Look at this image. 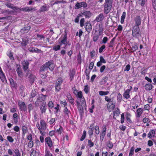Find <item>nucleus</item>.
Instances as JSON below:
<instances>
[{
    "label": "nucleus",
    "instance_id": "1",
    "mask_svg": "<svg viewBox=\"0 0 156 156\" xmlns=\"http://www.w3.org/2000/svg\"><path fill=\"white\" fill-rule=\"evenodd\" d=\"M112 0H105V2L104 4L105 13L107 14L109 13L112 7Z\"/></svg>",
    "mask_w": 156,
    "mask_h": 156
},
{
    "label": "nucleus",
    "instance_id": "2",
    "mask_svg": "<svg viewBox=\"0 0 156 156\" xmlns=\"http://www.w3.org/2000/svg\"><path fill=\"white\" fill-rule=\"evenodd\" d=\"M132 35L133 37L139 40L140 37H141L140 29L139 27H134L132 30Z\"/></svg>",
    "mask_w": 156,
    "mask_h": 156
},
{
    "label": "nucleus",
    "instance_id": "3",
    "mask_svg": "<svg viewBox=\"0 0 156 156\" xmlns=\"http://www.w3.org/2000/svg\"><path fill=\"white\" fill-rule=\"evenodd\" d=\"M18 105L21 111H27V108L24 102L19 101L18 102Z\"/></svg>",
    "mask_w": 156,
    "mask_h": 156
},
{
    "label": "nucleus",
    "instance_id": "4",
    "mask_svg": "<svg viewBox=\"0 0 156 156\" xmlns=\"http://www.w3.org/2000/svg\"><path fill=\"white\" fill-rule=\"evenodd\" d=\"M87 6V4L85 2H77L75 6V9H79L81 7L86 8Z\"/></svg>",
    "mask_w": 156,
    "mask_h": 156
},
{
    "label": "nucleus",
    "instance_id": "5",
    "mask_svg": "<svg viewBox=\"0 0 156 156\" xmlns=\"http://www.w3.org/2000/svg\"><path fill=\"white\" fill-rule=\"evenodd\" d=\"M40 109L41 113H45L47 109L46 102L43 101L40 104Z\"/></svg>",
    "mask_w": 156,
    "mask_h": 156
},
{
    "label": "nucleus",
    "instance_id": "6",
    "mask_svg": "<svg viewBox=\"0 0 156 156\" xmlns=\"http://www.w3.org/2000/svg\"><path fill=\"white\" fill-rule=\"evenodd\" d=\"M136 25L134 27H139L141 25V18L139 16H136L134 19Z\"/></svg>",
    "mask_w": 156,
    "mask_h": 156
},
{
    "label": "nucleus",
    "instance_id": "7",
    "mask_svg": "<svg viewBox=\"0 0 156 156\" xmlns=\"http://www.w3.org/2000/svg\"><path fill=\"white\" fill-rule=\"evenodd\" d=\"M46 63L48 67V68L51 71H53L55 67V65L53 63V61L51 60L48 61Z\"/></svg>",
    "mask_w": 156,
    "mask_h": 156
},
{
    "label": "nucleus",
    "instance_id": "8",
    "mask_svg": "<svg viewBox=\"0 0 156 156\" xmlns=\"http://www.w3.org/2000/svg\"><path fill=\"white\" fill-rule=\"evenodd\" d=\"M47 95H43V94H39L37 97V101L40 102L44 101Z\"/></svg>",
    "mask_w": 156,
    "mask_h": 156
},
{
    "label": "nucleus",
    "instance_id": "9",
    "mask_svg": "<svg viewBox=\"0 0 156 156\" xmlns=\"http://www.w3.org/2000/svg\"><path fill=\"white\" fill-rule=\"evenodd\" d=\"M5 5L8 7L13 9L15 11H17V10L19 9V8L16 6L14 5L13 4L10 3L6 2Z\"/></svg>",
    "mask_w": 156,
    "mask_h": 156
},
{
    "label": "nucleus",
    "instance_id": "10",
    "mask_svg": "<svg viewBox=\"0 0 156 156\" xmlns=\"http://www.w3.org/2000/svg\"><path fill=\"white\" fill-rule=\"evenodd\" d=\"M45 142L46 143L51 150H52L51 147L52 146L53 144L52 140L49 137H47L45 138Z\"/></svg>",
    "mask_w": 156,
    "mask_h": 156
},
{
    "label": "nucleus",
    "instance_id": "11",
    "mask_svg": "<svg viewBox=\"0 0 156 156\" xmlns=\"http://www.w3.org/2000/svg\"><path fill=\"white\" fill-rule=\"evenodd\" d=\"M23 66V69L24 71L28 69L29 68V63L27 60H24L22 62Z\"/></svg>",
    "mask_w": 156,
    "mask_h": 156
},
{
    "label": "nucleus",
    "instance_id": "12",
    "mask_svg": "<svg viewBox=\"0 0 156 156\" xmlns=\"http://www.w3.org/2000/svg\"><path fill=\"white\" fill-rule=\"evenodd\" d=\"M85 28L86 30L89 33L91 30L92 29V26L89 22H87L85 23Z\"/></svg>",
    "mask_w": 156,
    "mask_h": 156
},
{
    "label": "nucleus",
    "instance_id": "13",
    "mask_svg": "<svg viewBox=\"0 0 156 156\" xmlns=\"http://www.w3.org/2000/svg\"><path fill=\"white\" fill-rule=\"evenodd\" d=\"M81 14L82 15V16H85V18H89L91 16L92 13L90 11H87L83 12L81 13Z\"/></svg>",
    "mask_w": 156,
    "mask_h": 156
},
{
    "label": "nucleus",
    "instance_id": "14",
    "mask_svg": "<svg viewBox=\"0 0 156 156\" xmlns=\"http://www.w3.org/2000/svg\"><path fill=\"white\" fill-rule=\"evenodd\" d=\"M31 27L30 26H28L25 27L21 29L20 31V32L23 34L28 32L30 29Z\"/></svg>",
    "mask_w": 156,
    "mask_h": 156
},
{
    "label": "nucleus",
    "instance_id": "15",
    "mask_svg": "<svg viewBox=\"0 0 156 156\" xmlns=\"http://www.w3.org/2000/svg\"><path fill=\"white\" fill-rule=\"evenodd\" d=\"M62 44L66 45V46L67 45L68 42L67 41L66 34H65L64 35L63 38L62 39L61 41V43H60V45H61Z\"/></svg>",
    "mask_w": 156,
    "mask_h": 156
},
{
    "label": "nucleus",
    "instance_id": "16",
    "mask_svg": "<svg viewBox=\"0 0 156 156\" xmlns=\"http://www.w3.org/2000/svg\"><path fill=\"white\" fill-rule=\"evenodd\" d=\"M29 50L32 52H35L37 53H40L41 52V50L38 49V48L33 47H30L29 48Z\"/></svg>",
    "mask_w": 156,
    "mask_h": 156
},
{
    "label": "nucleus",
    "instance_id": "17",
    "mask_svg": "<svg viewBox=\"0 0 156 156\" xmlns=\"http://www.w3.org/2000/svg\"><path fill=\"white\" fill-rule=\"evenodd\" d=\"M40 124L41 129L43 130H45L46 129V124L45 121L43 120H41Z\"/></svg>",
    "mask_w": 156,
    "mask_h": 156
},
{
    "label": "nucleus",
    "instance_id": "18",
    "mask_svg": "<svg viewBox=\"0 0 156 156\" xmlns=\"http://www.w3.org/2000/svg\"><path fill=\"white\" fill-rule=\"evenodd\" d=\"M65 115V116L66 118H69V115L70 114V111L69 110L67 107H65L63 111Z\"/></svg>",
    "mask_w": 156,
    "mask_h": 156
},
{
    "label": "nucleus",
    "instance_id": "19",
    "mask_svg": "<svg viewBox=\"0 0 156 156\" xmlns=\"http://www.w3.org/2000/svg\"><path fill=\"white\" fill-rule=\"evenodd\" d=\"M113 113L114 114L113 118L116 119L115 116H118L120 114V112L119 109L118 108H116L113 111Z\"/></svg>",
    "mask_w": 156,
    "mask_h": 156
},
{
    "label": "nucleus",
    "instance_id": "20",
    "mask_svg": "<svg viewBox=\"0 0 156 156\" xmlns=\"http://www.w3.org/2000/svg\"><path fill=\"white\" fill-rule=\"evenodd\" d=\"M104 18V15L103 13H101L96 18L95 21L97 22H100Z\"/></svg>",
    "mask_w": 156,
    "mask_h": 156
},
{
    "label": "nucleus",
    "instance_id": "21",
    "mask_svg": "<svg viewBox=\"0 0 156 156\" xmlns=\"http://www.w3.org/2000/svg\"><path fill=\"white\" fill-rule=\"evenodd\" d=\"M48 70V67L46 63L43 65L41 67L40 69V73L43 72L45 71H47Z\"/></svg>",
    "mask_w": 156,
    "mask_h": 156
},
{
    "label": "nucleus",
    "instance_id": "22",
    "mask_svg": "<svg viewBox=\"0 0 156 156\" xmlns=\"http://www.w3.org/2000/svg\"><path fill=\"white\" fill-rule=\"evenodd\" d=\"M22 136L24 137L25 134L28 132L27 128L24 125L22 126Z\"/></svg>",
    "mask_w": 156,
    "mask_h": 156
},
{
    "label": "nucleus",
    "instance_id": "23",
    "mask_svg": "<svg viewBox=\"0 0 156 156\" xmlns=\"http://www.w3.org/2000/svg\"><path fill=\"white\" fill-rule=\"evenodd\" d=\"M155 134V131L153 130H151L148 133L147 136L150 138L154 137Z\"/></svg>",
    "mask_w": 156,
    "mask_h": 156
},
{
    "label": "nucleus",
    "instance_id": "24",
    "mask_svg": "<svg viewBox=\"0 0 156 156\" xmlns=\"http://www.w3.org/2000/svg\"><path fill=\"white\" fill-rule=\"evenodd\" d=\"M37 93H38L35 90H32L30 96V99L35 97Z\"/></svg>",
    "mask_w": 156,
    "mask_h": 156
},
{
    "label": "nucleus",
    "instance_id": "25",
    "mask_svg": "<svg viewBox=\"0 0 156 156\" xmlns=\"http://www.w3.org/2000/svg\"><path fill=\"white\" fill-rule=\"evenodd\" d=\"M153 87V86L151 83H147L145 85V88L147 90H151Z\"/></svg>",
    "mask_w": 156,
    "mask_h": 156
},
{
    "label": "nucleus",
    "instance_id": "26",
    "mask_svg": "<svg viewBox=\"0 0 156 156\" xmlns=\"http://www.w3.org/2000/svg\"><path fill=\"white\" fill-rule=\"evenodd\" d=\"M130 52L132 53L136 51L138 48V46L136 44L134 45L130 48Z\"/></svg>",
    "mask_w": 156,
    "mask_h": 156
},
{
    "label": "nucleus",
    "instance_id": "27",
    "mask_svg": "<svg viewBox=\"0 0 156 156\" xmlns=\"http://www.w3.org/2000/svg\"><path fill=\"white\" fill-rule=\"evenodd\" d=\"M136 112L137 114L136 115V117L138 118L140 117L143 112V109L142 108H139L137 109Z\"/></svg>",
    "mask_w": 156,
    "mask_h": 156
},
{
    "label": "nucleus",
    "instance_id": "28",
    "mask_svg": "<svg viewBox=\"0 0 156 156\" xmlns=\"http://www.w3.org/2000/svg\"><path fill=\"white\" fill-rule=\"evenodd\" d=\"M16 71L19 76L20 77H22L23 76V73L20 68V67H18L16 69Z\"/></svg>",
    "mask_w": 156,
    "mask_h": 156
},
{
    "label": "nucleus",
    "instance_id": "29",
    "mask_svg": "<svg viewBox=\"0 0 156 156\" xmlns=\"http://www.w3.org/2000/svg\"><path fill=\"white\" fill-rule=\"evenodd\" d=\"M0 78L3 82H4L5 81L6 82L7 80L3 72L0 73Z\"/></svg>",
    "mask_w": 156,
    "mask_h": 156
},
{
    "label": "nucleus",
    "instance_id": "30",
    "mask_svg": "<svg viewBox=\"0 0 156 156\" xmlns=\"http://www.w3.org/2000/svg\"><path fill=\"white\" fill-rule=\"evenodd\" d=\"M28 77L29 78V81L31 83H33L36 78L35 76L32 74L31 76H29Z\"/></svg>",
    "mask_w": 156,
    "mask_h": 156
},
{
    "label": "nucleus",
    "instance_id": "31",
    "mask_svg": "<svg viewBox=\"0 0 156 156\" xmlns=\"http://www.w3.org/2000/svg\"><path fill=\"white\" fill-rule=\"evenodd\" d=\"M79 100H80L81 104H82V106H83V108H85L86 107V104L84 98Z\"/></svg>",
    "mask_w": 156,
    "mask_h": 156
},
{
    "label": "nucleus",
    "instance_id": "32",
    "mask_svg": "<svg viewBox=\"0 0 156 156\" xmlns=\"http://www.w3.org/2000/svg\"><path fill=\"white\" fill-rule=\"evenodd\" d=\"M126 13L125 12H123L122 13V16L121 17V23L122 24L124 23V20L126 17Z\"/></svg>",
    "mask_w": 156,
    "mask_h": 156
},
{
    "label": "nucleus",
    "instance_id": "33",
    "mask_svg": "<svg viewBox=\"0 0 156 156\" xmlns=\"http://www.w3.org/2000/svg\"><path fill=\"white\" fill-rule=\"evenodd\" d=\"M15 155H13L12 156H21V153L18 148H16L14 151Z\"/></svg>",
    "mask_w": 156,
    "mask_h": 156
},
{
    "label": "nucleus",
    "instance_id": "34",
    "mask_svg": "<svg viewBox=\"0 0 156 156\" xmlns=\"http://www.w3.org/2000/svg\"><path fill=\"white\" fill-rule=\"evenodd\" d=\"M99 35L97 34H94L93 36V40L94 42H96L98 39Z\"/></svg>",
    "mask_w": 156,
    "mask_h": 156
},
{
    "label": "nucleus",
    "instance_id": "35",
    "mask_svg": "<svg viewBox=\"0 0 156 156\" xmlns=\"http://www.w3.org/2000/svg\"><path fill=\"white\" fill-rule=\"evenodd\" d=\"M10 85L12 87H14L16 86V83H15L12 78H10L9 79Z\"/></svg>",
    "mask_w": 156,
    "mask_h": 156
},
{
    "label": "nucleus",
    "instance_id": "36",
    "mask_svg": "<svg viewBox=\"0 0 156 156\" xmlns=\"http://www.w3.org/2000/svg\"><path fill=\"white\" fill-rule=\"evenodd\" d=\"M48 10V8L47 7L46 5H44L41 7L40 8V11L41 12H44Z\"/></svg>",
    "mask_w": 156,
    "mask_h": 156
},
{
    "label": "nucleus",
    "instance_id": "37",
    "mask_svg": "<svg viewBox=\"0 0 156 156\" xmlns=\"http://www.w3.org/2000/svg\"><path fill=\"white\" fill-rule=\"evenodd\" d=\"M75 73L73 70H72L70 72L69 74L70 79L71 81H72L73 80L75 75Z\"/></svg>",
    "mask_w": 156,
    "mask_h": 156
},
{
    "label": "nucleus",
    "instance_id": "38",
    "mask_svg": "<svg viewBox=\"0 0 156 156\" xmlns=\"http://www.w3.org/2000/svg\"><path fill=\"white\" fill-rule=\"evenodd\" d=\"M55 133H58V134H61L62 131V127L61 126H60V127L58 129L56 128L55 130Z\"/></svg>",
    "mask_w": 156,
    "mask_h": 156
},
{
    "label": "nucleus",
    "instance_id": "39",
    "mask_svg": "<svg viewBox=\"0 0 156 156\" xmlns=\"http://www.w3.org/2000/svg\"><path fill=\"white\" fill-rule=\"evenodd\" d=\"M63 82V80L62 78L58 79L55 83L56 85L61 86Z\"/></svg>",
    "mask_w": 156,
    "mask_h": 156
},
{
    "label": "nucleus",
    "instance_id": "40",
    "mask_svg": "<svg viewBox=\"0 0 156 156\" xmlns=\"http://www.w3.org/2000/svg\"><path fill=\"white\" fill-rule=\"evenodd\" d=\"M109 92L108 91H99V94L101 96L106 95L108 94Z\"/></svg>",
    "mask_w": 156,
    "mask_h": 156
},
{
    "label": "nucleus",
    "instance_id": "41",
    "mask_svg": "<svg viewBox=\"0 0 156 156\" xmlns=\"http://www.w3.org/2000/svg\"><path fill=\"white\" fill-rule=\"evenodd\" d=\"M45 156H52V154L50 153L49 150H48L47 149H46L45 151Z\"/></svg>",
    "mask_w": 156,
    "mask_h": 156
},
{
    "label": "nucleus",
    "instance_id": "42",
    "mask_svg": "<svg viewBox=\"0 0 156 156\" xmlns=\"http://www.w3.org/2000/svg\"><path fill=\"white\" fill-rule=\"evenodd\" d=\"M28 42V41L25 39H23L21 42V45L23 46H26Z\"/></svg>",
    "mask_w": 156,
    "mask_h": 156
},
{
    "label": "nucleus",
    "instance_id": "43",
    "mask_svg": "<svg viewBox=\"0 0 156 156\" xmlns=\"http://www.w3.org/2000/svg\"><path fill=\"white\" fill-rule=\"evenodd\" d=\"M108 39L107 37H104L102 41H101V44H105L108 41Z\"/></svg>",
    "mask_w": 156,
    "mask_h": 156
},
{
    "label": "nucleus",
    "instance_id": "44",
    "mask_svg": "<svg viewBox=\"0 0 156 156\" xmlns=\"http://www.w3.org/2000/svg\"><path fill=\"white\" fill-rule=\"evenodd\" d=\"M24 71L25 73H26L27 76L28 77H29V76H31L33 74L32 73L31 71L30 70L27 69V70H26V71Z\"/></svg>",
    "mask_w": 156,
    "mask_h": 156
},
{
    "label": "nucleus",
    "instance_id": "45",
    "mask_svg": "<svg viewBox=\"0 0 156 156\" xmlns=\"http://www.w3.org/2000/svg\"><path fill=\"white\" fill-rule=\"evenodd\" d=\"M77 97L79 98V99H81L84 97L81 91H79L78 94H77Z\"/></svg>",
    "mask_w": 156,
    "mask_h": 156
},
{
    "label": "nucleus",
    "instance_id": "46",
    "mask_svg": "<svg viewBox=\"0 0 156 156\" xmlns=\"http://www.w3.org/2000/svg\"><path fill=\"white\" fill-rule=\"evenodd\" d=\"M10 11L7 10H3L2 11V14H4L5 15H7L10 13Z\"/></svg>",
    "mask_w": 156,
    "mask_h": 156
},
{
    "label": "nucleus",
    "instance_id": "47",
    "mask_svg": "<svg viewBox=\"0 0 156 156\" xmlns=\"http://www.w3.org/2000/svg\"><path fill=\"white\" fill-rule=\"evenodd\" d=\"M28 7H26L24 8H19V9L17 10V11H27L28 9Z\"/></svg>",
    "mask_w": 156,
    "mask_h": 156
},
{
    "label": "nucleus",
    "instance_id": "48",
    "mask_svg": "<svg viewBox=\"0 0 156 156\" xmlns=\"http://www.w3.org/2000/svg\"><path fill=\"white\" fill-rule=\"evenodd\" d=\"M13 117L14 122L16 123L17 122V114L16 113H14L13 115Z\"/></svg>",
    "mask_w": 156,
    "mask_h": 156
},
{
    "label": "nucleus",
    "instance_id": "49",
    "mask_svg": "<svg viewBox=\"0 0 156 156\" xmlns=\"http://www.w3.org/2000/svg\"><path fill=\"white\" fill-rule=\"evenodd\" d=\"M81 57L80 53L77 56V61L78 63H80L81 62Z\"/></svg>",
    "mask_w": 156,
    "mask_h": 156
},
{
    "label": "nucleus",
    "instance_id": "50",
    "mask_svg": "<svg viewBox=\"0 0 156 156\" xmlns=\"http://www.w3.org/2000/svg\"><path fill=\"white\" fill-rule=\"evenodd\" d=\"M81 16H82V15L81 14H79L76 18L75 19L74 21L76 23H78L79 22V18Z\"/></svg>",
    "mask_w": 156,
    "mask_h": 156
},
{
    "label": "nucleus",
    "instance_id": "51",
    "mask_svg": "<svg viewBox=\"0 0 156 156\" xmlns=\"http://www.w3.org/2000/svg\"><path fill=\"white\" fill-rule=\"evenodd\" d=\"M84 90L86 94L88 93L89 92V89L88 85L85 86Z\"/></svg>",
    "mask_w": 156,
    "mask_h": 156
},
{
    "label": "nucleus",
    "instance_id": "52",
    "mask_svg": "<svg viewBox=\"0 0 156 156\" xmlns=\"http://www.w3.org/2000/svg\"><path fill=\"white\" fill-rule=\"evenodd\" d=\"M95 133L96 134H98L100 133L99 129L98 126H96L95 127Z\"/></svg>",
    "mask_w": 156,
    "mask_h": 156
},
{
    "label": "nucleus",
    "instance_id": "53",
    "mask_svg": "<svg viewBox=\"0 0 156 156\" xmlns=\"http://www.w3.org/2000/svg\"><path fill=\"white\" fill-rule=\"evenodd\" d=\"M107 146L110 149H112L113 147V144L110 141H108L107 144Z\"/></svg>",
    "mask_w": 156,
    "mask_h": 156
},
{
    "label": "nucleus",
    "instance_id": "54",
    "mask_svg": "<svg viewBox=\"0 0 156 156\" xmlns=\"http://www.w3.org/2000/svg\"><path fill=\"white\" fill-rule=\"evenodd\" d=\"M112 103L111 105H110V106L112 108V110H113L115 106V101H111Z\"/></svg>",
    "mask_w": 156,
    "mask_h": 156
},
{
    "label": "nucleus",
    "instance_id": "55",
    "mask_svg": "<svg viewBox=\"0 0 156 156\" xmlns=\"http://www.w3.org/2000/svg\"><path fill=\"white\" fill-rule=\"evenodd\" d=\"M48 106L50 108H52L54 107V104L52 101H50L48 103Z\"/></svg>",
    "mask_w": 156,
    "mask_h": 156
},
{
    "label": "nucleus",
    "instance_id": "56",
    "mask_svg": "<svg viewBox=\"0 0 156 156\" xmlns=\"http://www.w3.org/2000/svg\"><path fill=\"white\" fill-rule=\"evenodd\" d=\"M60 47H61L60 45H56L53 47V49L55 51H57L60 50Z\"/></svg>",
    "mask_w": 156,
    "mask_h": 156
},
{
    "label": "nucleus",
    "instance_id": "57",
    "mask_svg": "<svg viewBox=\"0 0 156 156\" xmlns=\"http://www.w3.org/2000/svg\"><path fill=\"white\" fill-rule=\"evenodd\" d=\"M122 96L120 93H119L117 96V100L119 102H120L122 100Z\"/></svg>",
    "mask_w": 156,
    "mask_h": 156
},
{
    "label": "nucleus",
    "instance_id": "58",
    "mask_svg": "<svg viewBox=\"0 0 156 156\" xmlns=\"http://www.w3.org/2000/svg\"><path fill=\"white\" fill-rule=\"evenodd\" d=\"M121 123L122 124L124 122V121L125 117L124 113H122L121 114Z\"/></svg>",
    "mask_w": 156,
    "mask_h": 156
},
{
    "label": "nucleus",
    "instance_id": "59",
    "mask_svg": "<svg viewBox=\"0 0 156 156\" xmlns=\"http://www.w3.org/2000/svg\"><path fill=\"white\" fill-rule=\"evenodd\" d=\"M85 22V19L84 18H82L80 20V24L81 27H83L84 25V22Z\"/></svg>",
    "mask_w": 156,
    "mask_h": 156
},
{
    "label": "nucleus",
    "instance_id": "60",
    "mask_svg": "<svg viewBox=\"0 0 156 156\" xmlns=\"http://www.w3.org/2000/svg\"><path fill=\"white\" fill-rule=\"evenodd\" d=\"M83 107H80V108H78L79 113L81 115H82L83 114Z\"/></svg>",
    "mask_w": 156,
    "mask_h": 156
},
{
    "label": "nucleus",
    "instance_id": "61",
    "mask_svg": "<svg viewBox=\"0 0 156 156\" xmlns=\"http://www.w3.org/2000/svg\"><path fill=\"white\" fill-rule=\"evenodd\" d=\"M7 139L10 143H12L14 141L13 139L11 136H7Z\"/></svg>",
    "mask_w": 156,
    "mask_h": 156
},
{
    "label": "nucleus",
    "instance_id": "62",
    "mask_svg": "<svg viewBox=\"0 0 156 156\" xmlns=\"http://www.w3.org/2000/svg\"><path fill=\"white\" fill-rule=\"evenodd\" d=\"M94 143L92 142L90 140H88V145L90 147H91L94 146Z\"/></svg>",
    "mask_w": 156,
    "mask_h": 156
},
{
    "label": "nucleus",
    "instance_id": "63",
    "mask_svg": "<svg viewBox=\"0 0 156 156\" xmlns=\"http://www.w3.org/2000/svg\"><path fill=\"white\" fill-rule=\"evenodd\" d=\"M34 145L33 141L32 140L30 141L28 143V146L30 147H32Z\"/></svg>",
    "mask_w": 156,
    "mask_h": 156
},
{
    "label": "nucleus",
    "instance_id": "64",
    "mask_svg": "<svg viewBox=\"0 0 156 156\" xmlns=\"http://www.w3.org/2000/svg\"><path fill=\"white\" fill-rule=\"evenodd\" d=\"M105 45H103L99 49V52L101 53L102 52L103 50L105 48Z\"/></svg>",
    "mask_w": 156,
    "mask_h": 156
}]
</instances>
